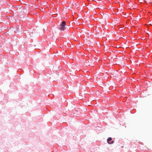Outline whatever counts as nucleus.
Listing matches in <instances>:
<instances>
[{"instance_id":"f03ea898","label":"nucleus","mask_w":152,"mask_h":152,"mask_svg":"<svg viewBox=\"0 0 152 152\" xmlns=\"http://www.w3.org/2000/svg\"><path fill=\"white\" fill-rule=\"evenodd\" d=\"M112 140V139L111 137H109L107 139V142L109 144H112L114 142V141H112L111 142H110Z\"/></svg>"},{"instance_id":"f257e3e1","label":"nucleus","mask_w":152,"mask_h":152,"mask_svg":"<svg viewBox=\"0 0 152 152\" xmlns=\"http://www.w3.org/2000/svg\"><path fill=\"white\" fill-rule=\"evenodd\" d=\"M66 22L65 21H63L61 23L60 25V29L61 30L63 31L65 29V26L66 25Z\"/></svg>"}]
</instances>
